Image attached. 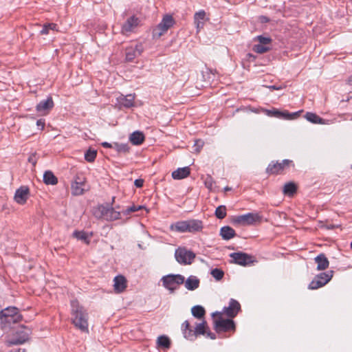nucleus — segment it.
I'll return each instance as SVG.
<instances>
[{"label":"nucleus","mask_w":352,"mask_h":352,"mask_svg":"<svg viewBox=\"0 0 352 352\" xmlns=\"http://www.w3.org/2000/svg\"><path fill=\"white\" fill-rule=\"evenodd\" d=\"M72 320L74 326L82 332H88L89 315L87 309L78 300L71 302Z\"/></svg>","instance_id":"nucleus-1"},{"label":"nucleus","mask_w":352,"mask_h":352,"mask_svg":"<svg viewBox=\"0 0 352 352\" xmlns=\"http://www.w3.org/2000/svg\"><path fill=\"white\" fill-rule=\"evenodd\" d=\"M203 221L199 219H190L185 221H178L170 225L169 229L172 232L179 233H196L202 230Z\"/></svg>","instance_id":"nucleus-2"},{"label":"nucleus","mask_w":352,"mask_h":352,"mask_svg":"<svg viewBox=\"0 0 352 352\" xmlns=\"http://www.w3.org/2000/svg\"><path fill=\"white\" fill-rule=\"evenodd\" d=\"M218 316V318L214 319V329L218 333L221 332H228L230 331H235L236 325L234 321L228 318H223L222 317V313L220 311H215L212 314V317H215Z\"/></svg>","instance_id":"nucleus-3"},{"label":"nucleus","mask_w":352,"mask_h":352,"mask_svg":"<svg viewBox=\"0 0 352 352\" xmlns=\"http://www.w3.org/2000/svg\"><path fill=\"white\" fill-rule=\"evenodd\" d=\"M262 220V216L258 213L248 212L247 214L233 216L231 223L234 226H254L260 223Z\"/></svg>","instance_id":"nucleus-4"},{"label":"nucleus","mask_w":352,"mask_h":352,"mask_svg":"<svg viewBox=\"0 0 352 352\" xmlns=\"http://www.w3.org/2000/svg\"><path fill=\"white\" fill-rule=\"evenodd\" d=\"M290 167H294V163L291 160H283L282 162L272 161L267 166L265 173L267 175H282Z\"/></svg>","instance_id":"nucleus-5"},{"label":"nucleus","mask_w":352,"mask_h":352,"mask_svg":"<svg viewBox=\"0 0 352 352\" xmlns=\"http://www.w3.org/2000/svg\"><path fill=\"white\" fill-rule=\"evenodd\" d=\"M162 285L167 289L170 294L175 292L178 286L184 283V276L182 274H170L164 276L161 278Z\"/></svg>","instance_id":"nucleus-6"},{"label":"nucleus","mask_w":352,"mask_h":352,"mask_svg":"<svg viewBox=\"0 0 352 352\" xmlns=\"http://www.w3.org/2000/svg\"><path fill=\"white\" fill-rule=\"evenodd\" d=\"M175 23V20L171 15L166 14L161 22L153 30V38L157 39L166 33Z\"/></svg>","instance_id":"nucleus-7"},{"label":"nucleus","mask_w":352,"mask_h":352,"mask_svg":"<svg viewBox=\"0 0 352 352\" xmlns=\"http://www.w3.org/2000/svg\"><path fill=\"white\" fill-rule=\"evenodd\" d=\"M196 255L191 251L187 250L186 248H178L175 252V257L176 261L181 265H190Z\"/></svg>","instance_id":"nucleus-8"},{"label":"nucleus","mask_w":352,"mask_h":352,"mask_svg":"<svg viewBox=\"0 0 352 352\" xmlns=\"http://www.w3.org/2000/svg\"><path fill=\"white\" fill-rule=\"evenodd\" d=\"M333 274V272L332 270L320 273L311 281L309 284L308 288L309 289H317L324 286L331 280Z\"/></svg>","instance_id":"nucleus-9"},{"label":"nucleus","mask_w":352,"mask_h":352,"mask_svg":"<svg viewBox=\"0 0 352 352\" xmlns=\"http://www.w3.org/2000/svg\"><path fill=\"white\" fill-rule=\"evenodd\" d=\"M31 330L25 326H21V328L17 330L12 337L8 340V342L10 345H18L25 343L29 340Z\"/></svg>","instance_id":"nucleus-10"},{"label":"nucleus","mask_w":352,"mask_h":352,"mask_svg":"<svg viewBox=\"0 0 352 352\" xmlns=\"http://www.w3.org/2000/svg\"><path fill=\"white\" fill-rule=\"evenodd\" d=\"M230 257L232 258V263L241 266L250 265L256 262L254 256L243 252H232Z\"/></svg>","instance_id":"nucleus-11"},{"label":"nucleus","mask_w":352,"mask_h":352,"mask_svg":"<svg viewBox=\"0 0 352 352\" xmlns=\"http://www.w3.org/2000/svg\"><path fill=\"white\" fill-rule=\"evenodd\" d=\"M142 43H139L135 46H129L125 48V61L133 62L135 58L140 56L144 52Z\"/></svg>","instance_id":"nucleus-12"},{"label":"nucleus","mask_w":352,"mask_h":352,"mask_svg":"<svg viewBox=\"0 0 352 352\" xmlns=\"http://www.w3.org/2000/svg\"><path fill=\"white\" fill-rule=\"evenodd\" d=\"M100 214L99 217H103L107 221H115L120 218V212L116 211L113 208L101 206L99 208Z\"/></svg>","instance_id":"nucleus-13"},{"label":"nucleus","mask_w":352,"mask_h":352,"mask_svg":"<svg viewBox=\"0 0 352 352\" xmlns=\"http://www.w3.org/2000/svg\"><path fill=\"white\" fill-rule=\"evenodd\" d=\"M21 315L5 316L0 314V324L2 329H8L12 328L13 324L19 322L22 320Z\"/></svg>","instance_id":"nucleus-14"},{"label":"nucleus","mask_w":352,"mask_h":352,"mask_svg":"<svg viewBox=\"0 0 352 352\" xmlns=\"http://www.w3.org/2000/svg\"><path fill=\"white\" fill-rule=\"evenodd\" d=\"M241 311V305L235 299L231 298L229 302L228 307H224L222 314H226L228 318L232 319L236 317L238 313Z\"/></svg>","instance_id":"nucleus-15"},{"label":"nucleus","mask_w":352,"mask_h":352,"mask_svg":"<svg viewBox=\"0 0 352 352\" xmlns=\"http://www.w3.org/2000/svg\"><path fill=\"white\" fill-rule=\"evenodd\" d=\"M54 103L52 96H48L47 99L40 101L36 106L37 112L43 115L48 113L54 107Z\"/></svg>","instance_id":"nucleus-16"},{"label":"nucleus","mask_w":352,"mask_h":352,"mask_svg":"<svg viewBox=\"0 0 352 352\" xmlns=\"http://www.w3.org/2000/svg\"><path fill=\"white\" fill-rule=\"evenodd\" d=\"M30 195V189L26 186H21L16 189L14 199L19 204H25Z\"/></svg>","instance_id":"nucleus-17"},{"label":"nucleus","mask_w":352,"mask_h":352,"mask_svg":"<svg viewBox=\"0 0 352 352\" xmlns=\"http://www.w3.org/2000/svg\"><path fill=\"white\" fill-rule=\"evenodd\" d=\"M140 19L135 16L133 15L127 19V20L122 24L121 32L122 34H127L133 31L139 25Z\"/></svg>","instance_id":"nucleus-18"},{"label":"nucleus","mask_w":352,"mask_h":352,"mask_svg":"<svg viewBox=\"0 0 352 352\" xmlns=\"http://www.w3.org/2000/svg\"><path fill=\"white\" fill-rule=\"evenodd\" d=\"M85 178L82 176H76L72 183V193L73 195H81L84 192L82 186L85 185Z\"/></svg>","instance_id":"nucleus-19"},{"label":"nucleus","mask_w":352,"mask_h":352,"mask_svg":"<svg viewBox=\"0 0 352 352\" xmlns=\"http://www.w3.org/2000/svg\"><path fill=\"white\" fill-rule=\"evenodd\" d=\"M181 329L184 337L190 341H194L196 339L195 331L192 329L190 323L188 320H185L181 326Z\"/></svg>","instance_id":"nucleus-20"},{"label":"nucleus","mask_w":352,"mask_h":352,"mask_svg":"<svg viewBox=\"0 0 352 352\" xmlns=\"http://www.w3.org/2000/svg\"><path fill=\"white\" fill-rule=\"evenodd\" d=\"M114 290L116 293H122L126 288V279L122 275L116 276L114 278Z\"/></svg>","instance_id":"nucleus-21"},{"label":"nucleus","mask_w":352,"mask_h":352,"mask_svg":"<svg viewBox=\"0 0 352 352\" xmlns=\"http://www.w3.org/2000/svg\"><path fill=\"white\" fill-rule=\"evenodd\" d=\"M184 284L188 290L194 291L199 287L200 280L197 276L191 275L184 280Z\"/></svg>","instance_id":"nucleus-22"},{"label":"nucleus","mask_w":352,"mask_h":352,"mask_svg":"<svg viewBox=\"0 0 352 352\" xmlns=\"http://www.w3.org/2000/svg\"><path fill=\"white\" fill-rule=\"evenodd\" d=\"M315 262L317 263L318 270H324L329 265V262L324 254L321 253L318 254L315 258Z\"/></svg>","instance_id":"nucleus-23"},{"label":"nucleus","mask_w":352,"mask_h":352,"mask_svg":"<svg viewBox=\"0 0 352 352\" xmlns=\"http://www.w3.org/2000/svg\"><path fill=\"white\" fill-rule=\"evenodd\" d=\"M190 173V169L188 166L179 168L172 173V177L174 179H182L187 177Z\"/></svg>","instance_id":"nucleus-24"},{"label":"nucleus","mask_w":352,"mask_h":352,"mask_svg":"<svg viewBox=\"0 0 352 352\" xmlns=\"http://www.w3.org/2000/svg\"><path fill=\"white\" fill-rule=\"evenodd\" d=\"M206 20V12L204 10H201L197 12L194 15V22L197 29L199 30L203 28L204 22Z\"/></svg>","instance_id":"nucleus-25"},{"label":"nucleus","mask_w":352,"mask_h":352,"mask_svg":"<svg viewBox=\"0 0 352 352\" xmlns=\"http://www.w3.org/2000/svg\"><path fill=\"white\" fill-rule=\"evenodd\" d=\"M134 95L129 94L126 96L122 95L118 100L120 105L126 108H130L134 106Z\"/></svg>","instance_id":"nucleus-26"},{"label":"nucleus","mask_w":352,"mask_h":352,"mask_svg":"<svg viewBox=\"0 0 352 352\" xmlns=\"http://www.w3.org/2000/svg\"><path fill=\"white\" fill-rule=\"evenodd\" d=\"M72 236L89 245L90 243V239L92 236V233L91 232L90 234H89L84 230H75L72 234Z\"/></svg>","instance_id":"nucleus-27"},{"label":"nucleus","mask_w":352,"mask_h":352,"mask_svg":"<svg viewBox=\"0 0 352 352\" xmlns=\"http://www.w3.org/2000/svg\"><path fill=\"white\" fill-rule=\"evenodd\" d=\"M144 134L140 131L133 132L129 137V140L133 145H140L144 142Z\"/></svg>","instance_id":"nucleus-28"},{"label":"nucleus","mask_w":352,"mask_h":352,"mask_svg":"<svg viewBox=\"0 0 352 352\" xmlns=\"http://www.w3.org/2000/svg\"><path fill=\"white\" fill-rule=\"evenodd\" d=\"M220 236L223 240H230L236 236L235 230L230 226H226L221 228Z\"/></svg>","instance_id":"nucleus-29"},{"label":"nucleus","mask_w":352,"mask_h":352,"mask_svg":"<svg viewBox=\"0 0 352 352\" xmlns=\"http://www.w3.org/2000/svg\"><path fill=\"white\" fill-rule=\"evenodd\" d=\"M43 182L46 185H56L58 184V178L54 175L52 171L46 170L43 174Z\"/></svg>","instance_id":"nucleus-30"},{"label":"nucleus","mask_w":352,"mask_h":352,"mask_svg":"<svg viewBox=\"0 0 352 352\" xmlns=\"http://www.w3.org/2000/svg\"><path fill=\"white\" fill-rule=\"evenodd\" d=\"M297 191V186L293 182L286 183L283 189L284 195L292 197Z\"/></svg>","instance_id":"nucleus-31"},{"label":"nucleus","mask_w":352,"mask_h":352,"mask_svg":"<svg viewBox=\"0 0 352 352\" xmlns=\"http://www.w3.org/2000/svg\"><path fill=\"white\" fill-rule=\"evenodd\" d=\"M208 329L207 322L204 320L201 322L197 323L195 327V333L196 338L197 336L202 335L204 336L206 333V331Z\"/></svg>","instance_id":"nucleus-32"},{"label":"nucleus","mask_w":352,"mask_h":352,"mask_svg":"<svg viewBox=\"0 0 352 352\" xmlns=\"http://www.w3.org/2000/svg\"><path fill=\"white\" fill-rule=\"evenodd\" d=\"M157 344L160 348L168 349L170 347L171 341L167 336L162 335L157 338Z\"/></svg>","instance_id":"nucleus-33"},{"label":"nucleus","mask_w":352,"mask_h":352,"mask_svg":"<svg viewBox=\"0 0 352 352\" xmlns=\"http://www.w3.org/2000/svg\"><path fill=\"white\" fill-rule=\"evenodd\" d=\"M191 313L195 318L201 319L204 318L206 310L201 305H195L191 309Z\"/></svg>","instance_id":"nucleus-34"},{"label":"nucleus","mask_w":352,"mask_h":352,"mask_svg":"<svg viewBox=\"0 0 352 352\" xmlns=\"http://www.w3.org/2000/svg\"><path fill=\"white\" fill-rule=\"evenodd\" d=\"M305 118L310 122L314 124H324V120L312 112L306 113Z\"/></svg>","instance_id":"nucleus-35"},{"label":"nucleus","mask_w":352,"mask_h":352,"mask_svg":"<svg viewBox=\"0 0 352 352\" xmlns=\"http://www.w3.org/2000/svg\"><path fill=\"white\" fill-rule=\"evenodd\" d=\"M265 111L268 116L284 120L285 111H280L276 108H272V109H266Z\"/></svg>","instance_id":"nucleus-36"},{"label":"nucleus","mask_w":352,"mask_h":352,"mask_svg":"<svg viewBox=\"0 0 352 352\" xmlns=\"http://www.w3.org/2000/svg\"><path fill=\"white\" fill-rule=\"evenodd\" d=\"M0 314H3L5 316H15V315H21L19 313V309L16 307H8L0 311Z\"/></svg>","instance_id":"nucleus-37"},{"label":"nucleus","mask_w":352,"mask_h":352,"mask_svg":"<svg viewBox=\"0 0 352 352\" xmlns=\"http://www.w3.org/2000/svg\"><path fill=\"white\" fill-rule=\"evenodd\" d=\"M271 50V47L262 44H256L252 47V50L258 54H264Z\"/></svg>","instance_id":"nucleus-38"},{"label":"nucleus","mask_w":352,"mask_h":352,"mask_svg":"<svg viewBox=\"0 0 352 352\" xmlns=\"http://www.w3.org/2000/svg\"><path fill=\"white\" fill-rule=\"evenodd\" d=\"M226 206L221 205L218 206L214 212L216 217L219 219H223L226 217Z\"/></svg>","instance_id":"nucleus-39"},{"label":"nucleus","mask_w":352,"mask_h":352,"mask_svg":"<svg viewBox=\"0 0 352 352\" xmlns=\"http://www.w3.org/2000/svg\"><path fill=\"white\" fill-rule=\"evenodd\" d=\"M97 156V151L92 148H89L85 153V159L88 162H94Z\"/></svg>","instance_id":"nucleus-40"},{"label":"nucleus","mask_w":352,"mask_h":352,"mask_svg":"<svg viewBox=\"0 0 352 352\" xmlns=\"http://www.w3.org/2000/svg\"><path fill=\"white\" fill-rule=\"evenodd\" d=\"M254 41H258L260 44L265 45L268 46L272 42V39L269 36H265L264 35H258L254 38Z\"/></svg>","instance_id":"nucleus-41"},{"label":"nucleus","mask_w":352,"mask_h":352,"mask_svg":"<svg viewBox=\"0 0 352 352\" xmlns=\"http://www.w3.org/2000/svg\"><path fill=\"white\" fill-rule=\"evenodd\" d=\"M113 148L118 153H126L129 151V147L126 144L113 143Z\"/></svg>","instance_id":"nucleus-42"},{"label":"nucleus","mask_w":352,"mask_h":352,"mask_svg":"<svg viewBox=\"0 0 352 352\" xmlns=\"http://www.w3.org/2000/svg\"><path fill=\"white\" fill-rule=\"evenodd\" d=\"M210 274L212 276V277L216 280H218V281L221 280L224 276V272L222 270L219 269V268H214V269L212 270Z\"/></svg>","instance_id":"nucleus-43"},{"label":"nucleus","mask_w":352,"mask_h":352,"mask_svg":"<svg viewBox=\"0 0 352 352\" xmlns=\"http://www.w3.org/2000/svg\"><path fill=\"white\" fill-rule=\"evenodd\" d=\"M56 27V24L55 23H46V24H44L43 26L42 27V29L40 30V34H42V35H44V34H49V31L50 30H55Z\"/></svg>","instance_id":"nucleus-44"},{"label":"nucleus","mask_w":352,"mask_h":352,"mask_svg":"<svg viewBox=\"0 0 352 352\" xmlns=\"http://www.w3.org/2000/svg\"><path fill=\"white\" fill-rule=\"evenodd\" d=\"M143 208H146L145 206H135V205H133L131 206H129L128 207L126 210H123L122 211V213L124 214V215H128L132 212H137L140 210H142Z\"/></svg>","instance_id":"nucleus-45"},{"label":"nucleus","mask_w":352,"mask_h":352,"mask_svg":"<svg viewBox=\"0 0 352 352\" xmlns=\"http://www.w3.org/2000/svg\"><path fill=\"white\" fill-rule=\"evenodd\" d=\"M302 111H298L294 113H289L288 111H285L284 120H294L296 119Z\"/></svg>","instance_id":"nucleus-46"},{"label":"nucleus","mask_w":352,"mask_h":352,"mask_svg":"<svg viewBox=\"0 0 352 352\" xmlns=\"http://www.w3.org/2000/svg\"><path fill=\"white\" fill-rule=\"evenodd\" d=\"M214 183V182L213 178L210 175H208L204 181L206 187L208 189H212Z\"/></svg>","instance_id":"nucleus-47"},{"label":"nucleus","mask_w":352,"mask_h":352,"mask_svg":"<svg viewBox=\"0 0 352 352\" xmlns=\"http://www.w3.org/2000/svg\"><path fill=\"white\" fill-rule=\"evenodd\" d=\"M204 144V141L201 140H196L193 145L194 151L199 153Z\"/></svg>","instance_id":"nucleus-48"},{"label":"nucleus","mask_w":352,"mask_h":352,"mask_svg":"<svg viewBox=\"0 0 352 352\" xmlns=\"http://www.w3.org/2000/svg\"><path fill=\"white\" fill-rule=\"evenodd\" d=\"M45 120L43 119H39L36 121V125L38 126V127L40 128L41 130H43L45 127Z\"/></svg>","instance_id":"nucleus-49"},{"label":"nucleus","mask_w":352,"mask_h":352,"mask_svg":"<svg viewBox=\"0 0 352 352\" xmlns=\"http://www.w3.org/2000/svg\"><path fill=\"white\" fill-rule=\"evenodd\" d=\"M143 184H144V180L142 179H137L134 182V185L137 188H142L143 186Z\"/></svg>","instance_id":"nucleus-50"},{"label":"nucleus","mask_w":352,"mask_h":352,"mask_svg":"<svg viewBox=\"0 0 352 352\" xmlns=\"http://www.w3.org/2000/svg\"><path fill=\"white\" fill-rule=\"evenodd\" d=\"M206 335L207 337L210 338L211 340H215L217 338L216 334L211 332L209 330V329H207Z\"/></svg>","instance_id":"nucleus-51"},{"label":"nucleus","mask_w":352,"mask_h":352,"mask_svg":"<svg viewBox=\"0 0 352 352\" xmlns=\"http://www.w3.org/2000/svg\"><path fill=\"white\" fill-rule=\"evenodd\" d=\"M271 90H281L283 87L281 86H277V85H271L267 87Z\"/></svg>","instance_id":"nucleus-52"},{"label":"nucleus","mask_w":352,"mask_h":352,"mask_svg":"<svg viewBox=\"0 0 352 352\" xmlns=\"http://www.w3.org/2000/svg\"><path fill=\"white\" fill-rule=\"evenodd\" d=\"M101 145L104 147V148H113V144H111L107 142H102L101 143Z\"/></svg>","instance_id":"nucleus-53"},{"label":"nucleus","mask_w":352,"mask_h":352,"mask_svg":"<svg viewBox=\"0 0 352 352\" xmlns=\"http://www.w3.org/2000/svg\"><path fill=\"white\" fill-rule=\"evenodd\" d=\"M248 56L249 57L250 60H254L256 59V56L249 53L248 54Z\"/></svg>","instance_id":"nucleus-54"},{"label":"nucleus","mask_w":352,"mask_h":352,"mask_svg":"<svg viewBox=\"0 0 352 352\" xmlns=\"http://www.w3.org/2000/svg\"><path fill=\"white\" fill-rule=\"evenodd\" d=\"M270 20H269V19L267 17L262 16V20H261L262 22H265L266 23V22H268Z\"/></svg>","instance_id":"nucleus-55"},{"label":"nucleus","mask_w":352,"mask_h":352,"mask_svg":"<svg viewBox=\"0 0 352 352\" xmlns=\"http://www.w3.org/2000/svg\"><path fill=\"white\" fill-rule=\"evenodd\" d=\"M28 160H29V162H32V164H33L34 166V165L36 164V161H33V159L32 158V157H29V159H28Z\"/></svg>","instance_id":"nucleus-56"},{"label":"nucleus","mask_w":352,"mask_h":352,"mask_svg":"<svg viewBox=\"0 0 352 352\" xmlns=\"http://www.w3.org/2000/svg\"><path fill=\"white\" fill-rule=\"evenodd\" d=\"M210 73L214 74V72H216V69L213 70L212 69H208Z\"/></svg>","instance_id":"nucleus-57"},{"label":"nucleus","mask_w":352,"mask_h":352,"mask_svg":"<svg viewBox=\"0 0 352 352\" xmlns=\"http://www.w3.org/2000/svg\"><path fill=\"white\" fill-rule=\"evenodd\" d=\"M224 190H225L226 191H228V190H231V188H230V187H228V186H226V187L224 188Z\"/></svg>","instance_id":"nucleus-58"},{"label":"nucleus","mask_w":352,"mask_h":352,"mask_svg":"<svg viewBox=\"0 0 352 352\" xmlns=\"http://www.w3.org/2000/svg\"><path fill=\"white\" fill-rule=\"evenodd\" d=\"M16 351H20V352H25V349H16Z\"/></svg>","instance_id":"nucleus-59"},{"label":"nucleus","mask_w":352,"mask_h":352,"mask_svg":"<svg viewBox=\"0 0 352 352\" xmlns=\"http://www.w3.org/2000/svg\"><path fill=\"white\" fill-rule=\"evenodd\" d=\"M11 352H20V351H12Z\"/></svg>","instance_id":"nucleus-60"},{"label":"nucleus","mask_w":352,"mask_h":352,"mask_svg":"<svg viewBox=\"0 0 352 352\" xmlns=\"http://www.w3.org/2000/svg\"><path fill=\"white\" fill-rule=\"evenodd\" d=\"M350 247H351V248L352 249V242H351V244H350Z\"/></svg>","instance_id":"nucleus-61"},{"label":"nucleus","mask_w":352,"mask_h":352,"mask_svg":"<svg viewBox=\"0 0 352 352\" xmlns=\"http://www.w3.org/2000/svg\"><path fill=\"white\" fill-rule=\"evenodd\" d=\"M350 81H352V76H351V78L349 80Z\"/></svg>","instance_id":"nucleus-62"},{"label":"nucleus","mask_w":352,"mask_h":352,"mask_svg":"<svg viewBox=\"0 0 352 352\" xmlns=\"http://www.w3.org/2000/svg\"><path fill=\"white\" fill-rule=\"evenodd\" d=\"M351 168H352V165H351Z\"/></svg>","instance_id":"nucleus-63"}]
</instances>
